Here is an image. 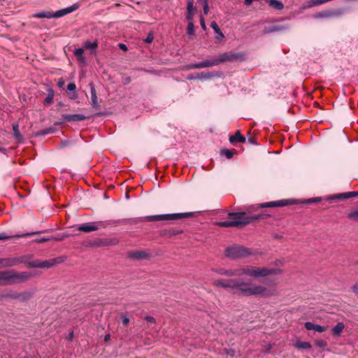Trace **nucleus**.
Returning a JSON list of instances; mask_svg holds the SVG:
<instances>
[{"mask_svg":"<svg viewBox=\"0 0 358 358\" xmlns=\"http://www.w3.org/2000/svg\"><path fill=\"white\" fill-rule=\"evenodd\" d=\"M279 272L278 269L259 267H245L235 270L220 269L218 271V273L228 276L246 275L251 277H264L278 274Z\"/></svg>","mask_w":358,"mask_h":358,"instance_id":"f257e3e1","label":"nucleus"},{"mask_svg":"<svg viewBox=\"0 0 358 358\" xmlns=\"http://www.w3.org/2000/svg\"><path fill=\"white\" fill-rule=\"evenodd\" d=\"M234 282L233 289L245 296L253 295L268 296L271 294L270 292L262 286H252L250 283L241 280H234Z\"/></svg>","mask_w":358,"mask_h":358,"instance_id":"f03ea898","label":"nucleus"},{"mask_svg":"<svg viewBox=\"0 0 358 358\" xmlns=\"http://www.w3.org/2000/svg\"><path fill=\"white\" fill-rule=\"evenodd\" d=\"M31 274L27 272H17L15 270L0 271V285H12L28 280Z\"/></svg>","mask_w":358,"mask_h":358,"instance_id":"7ed1b4c3","label":"nucleus"},{"mask_svg":"<svg viewBox=\"0 0 358 358\" xmlns=\"http://www.w3.org/2000/svg\"><path fill=\"white\" fill-rule=\"evenodd\" d=\"M231 220L219 222L217 224L222 227H242L252 222L251 215L245 212L229 213Z\"/></svg>","mask_w":358,"mask_h":358,"instance_id":"20e7f679","label":"nucleus"},{"mask_svg":"<svg viewBox=\"0 0 358 358\" xmlns=\"http://www.w3.org/2000/svg\"><path fill=\"white\" fill-rule=\"evenodd\" d=\"M126 222L125 220H108V221H99L95 222H88L79 225L78 229L79 231L89 233L91 231H96L100 228H105L108 225H120Z\"/></svg>","mask_w":358,"mask_h":358,"instance_id":"39448f33","label":"nucleus"},{"mask_svg":"<svg viewBox=\"0 0 358 358\" xmlns=\"http://www.w3.org/2000/svg\"><path fill=\"white\" fill-rule=\"evenodd\" d=\"M192 216H193V213H180L150 215V216L145 217V219L146 221H148V222L169 221V220L186 219V218H189Z\"/></svg>","mask_w":358,"mask_h":358,"instance_id":"423d86ee","label":"nucleus"},{"mask_svg":"<svg viewBox=\"0 0 358 358\" xmlns=\"http://www.w3.org/2000/svg\"><path fill=\"white\" fill-rule=\"evenodd\" d=\"M252 254L250 249L241 245H233L225 250V255L232 259H241L250 256Z\"/></svg>","mask_w":358,"mask_h":358,"instance_id":"0eeeda50","label":"nucleus"},{"mask_svg":"<svg viewBox=\"0 0 358 358\" xmlns=\"http://www.w3.org/2000/svg\"><path fill=\"white\" fill-rule=\"evenodd\" d=\"M56 264V259L44 260V261H31L27 263L29 267L31 268H50Z\"/></svg>","mask_w":358,"mask_h":358,"instance_id":"6e6552de","label":"nucleus"},{"mask_svg":"<svg viewBox=\"0 0 358 358\" xmlns=\"http://www.w3.org/2000/svg\"><path fill=\"white\" fill-rule=\"evenodd\" d=\"M217 65H219L217 58H214V59H206V60H204L199 63L192 64L189 65V68L194 69H203V68L211 67V66H217Z\"/></svg>","mask_w":358,"mask_h":358,"instance_id":"1a4fd4ad","label":"nucleus"},{"mask_svg":"<svg viewBox=\"0 0 358 358\" xmlns=\"http://www.w3.org/2000/svg\"><path fill=\"white\" fill-rule=\"evenodd\" d=\"M78 8V5L77 3H75L69 7L66 8L57 10L55 13L53 12V18H59V17H63L69 13L73 12L74 10H77Z\"/></svg>","mask_w":358,"mask_h":358,"instance_id":"9d476101","label":"nucleus"},{"mask_svg":"<svg viewBox=\"0 0 358 358\" xmlns=\"http://www.w3.org/2000/svg\"><path fill=\"white\" fill-rule=\"evenodd\" d=\"M19 262L15 257L0 258V268L11 267L17 265Z\"/></svg>","mask_w":358,"mask_h":358,"instance_id":"9b49d317","label":"nucleus"},{"mask_svg":"<svg viewBox=\"0 0 358 358\" xmlns=\"http://www.w3.org/2000/svg\"><path fill=\"white\" fill-rule=\"evenodd\" d=\"M40 232H29L26 234H18L15 235H7L5 232L0 233V241L8 240L13 238H23L39 234Z\"/></svg>","mask_w":358,"mask_h":358,"instance_id":"f8f14e48","label":"nucleus"},{"mask_svg":"<svg viewBox=\"0 0 358 358\" xmlns=\"http://www.w3.org/2000/svg\"><path fill=\"white\" fill-rule=\"evenodd\" d=\"M86 119V117L83 114H64L62 115V120L66 122H80Z\"/></svg>","mask_w":358,"mask_h":358,"instance_id":"ddd939ff","label":"nucleus"},{"mask_svg":"<svg viewBox=\"0 0 358 358\" xmlns=\"http://www.w3.org/2000/svg\"><path fill=\"white\" fill-rule=\"evenodd\" d=\"M287 200H279L276 201H271L261 203L258 206V208L280 207L287 206Z\"/></svg>","mask_w":358,"mask_h":358,"instance_id":"4468645a","label":"nucleus"},{"mask_svg":"<svg viewBox=\"0 0 358 358\" xmlns=\"http://www.w3.org/2000/svg\"><path fill=\"white\" fill-rule=\"evenodd\" d=\"M234 279H220L214 281V285L217 287L224 288H231L233 289Z\"/></svg>","mask_w":358,"mask_h":358,"instance_id":"2eb2a0df","label":"nucleus"},{"mask_svg":"<svg viewBox=\"0 0 358 358\" xmlns=\"http://www.w3.org/2000/svg\"><path fill=\"white\" fill-rule=\"evenodd\" d=\"M358 196V192H349L338 194H334L331 196V199L344 200L352 197Z\"/></svg>","mask_w":358,"mask_h":358,"instance_id":"dca6fc26","label":"nucleus"},{"mask_svg":"<svg viewBox=\"0 0 358 358\" xmlns=\"http://www.w3.org/2000/svg\"><path fill=\"white\" fill-rule=\"evenodd\" d=\"M195 8L194 6V0H188L187 3V15L188 21L192 22L194 17Z\"/></svg>","mask_w":358,"mask_h":358,"instance_id":"f3484780","label":"nucleus"},{"mask_svg":"<svg viewBox=\"0 0 358 358\" xmlns=\"http://www.w3.org/2000/svg\"><path fill=\"white\" fill-rule=\"evenodd\" d=\"M304 326L307 330H313L320 333L324 332L327 330V327L315 324L310 322H306Z\"/></svg>","mask_w":358,"mask_h":358,"instance_id":"a211bd4d","label":"nucleus"},{"mask_svg":"<svg viewBox=\"0 0 358 358\" xmlns=\"http://www.w3.org/2000/svg\"><path fill=\"white\" fill-rule=\"evenodd\" d=\"M344 11L343 10H328L322 13H320L317 15L319 17H337L343 15Z\"/></svg>","mask_w":358,"mask_h":358,"instance_id":"6ab92c4d","label":"nucleus"},{"mask_svg":"<svg viewBox=\"0 0 358 358\" xmlns=\"http://www.w3.org/2000/svg\"><path fill=\"white\" fill-rule=\"evenodd\" d=\"M238 57L235 54H229L227 52H224L220 55L219 58H217L218 64L221 63H224L226 62H231L236 59H237Z\"/></svg>","mask_w":358,"mask_h":358,"instance_id":"aec40b11","label":"nucleus"},{"mask_svg":"<svg viewBox=\"0 0 358 358\" xmlns=\"http://www.w3.org/2000/svg\"><path fill=\"white\" fill-rule=\"evenodd\" d=\"M90 91H91V105L93 108H97L99 105L97 100L96 92L94 84L90 83Z\"/></svg>","mask_w":358,"mask_h":358,"instance_id":"412c9836","label":"nucleus"},{"mask_svg":"<svg viewBox=\"0 0 358 358\" xmlns=\"http://www.w3.org/2000/svg\"><path fill=\"white\" fill-rule=\"evenodd\" d=\"M344 328L345 324L343 322L337 323L331 329L332 334L336 337L341 336Z\"/></svg>","mask_w":358,"mask_h":358,"instance_id":"4be33fe9","label":"nucleus"},{"mask_svg":"<svg viewBox=\"0 0 358 358\" xmlns=\"http://www.w3.org/2000/svg\"><path fill=\"white\" fill-rule=\"evenodd\" d=\"M32 16L34 17H36V18L45 17V18L50 19V18H53V12L43 10L41 12L34 13Z\"/></svg>","mask_w":358,"mask_h":358,"instance_id":"5701e85b","label":"nucleus"},{"mask_svg":"<svg viewBox=\"0 0 358 358\" xmlns=\"http://www.w3.org/2000/svg\"><path fill=\"white\" fill-rule=\"evenodd\" d=\"M84 47L87 49L90 50L92 54H95L96 49L98 47V42H97V41H94V42H91L90 41H86L84 43Z\"/></svg>","mask_w":358,"mask_h":358,"instance_id":"b1692460","label":"nucleus"},{"mask_svg":"<svg viewBox=\"0 0 358 358\" xmlns=\"http://www.w3.org/2000/svg\"><path fill=\"white\" fill-rule=\"evenodd\" d=\"M245 137L242 136L239 131H236L234 136H231L229 138V141L232 143L234 142L245 143Z\"/></svg>","mask_w":358,"mask_h":358,"instance_id":"393cba45","label":"nucleus"},{"mask_svg":"<svg viewBox=\"0 0 358 358\" xmlns=\"http://www.w3.org/2000/svg\"><path fill=\"white\" fill-rule=\"evenodd\" d=\"M270 6L276 10H282L284 8L283 3L279 0H266Z\"/></svg>","mask_w":358,"mask_h":358,"instance_id":"a878e982","label":"nucleus"},{"mask_svg":"<svg viewBox=\"0 0 358 358\" xmlns=\"http://www.w3.org/2000/svg\"><path fill=\"white\" fill-rule=\"evenodd\" d=\"M216 75H217V73H213V72H211V73L202 72L200 73H197L196 75V78L197 79H201V80H209V79L212 78L213 77L215 76Z\"/></svg>","mask_w":358,"mask_h":358,"instance_id":"bb28decb","label":"nucleus"},{"mask_svg":"<svg viewBox=\"0 0 358 358\" xmlns=\"http://www.w3.org/2000/svg\"><path fill=\"white\" fill-rule=\"evenodd\" d=\"M1 297L2 298H9V299H20L19 293H17L15 291H13V290H10V291L8 292L7 293L2 294Z\"/></svg>","mask_w":358,"mask_h":358,"instance_id":"cd10ccee","label":"nucleus"},{"mask_svg":"<svg viewBox=\"0 0 358 358\" xmlns=\"http://www.w3.org/2000/svg\"><path fill=\"white\" fill-rule=\"evenodd\" d=\"M296 347L298 348V349H304V350H307V349H310L311 348V345L310 343L308 342H305V341H298L296 342Z\"/></svg>","mask_w":358,"mask_h":358,"instance_id":"c85d7f7f","label":"nucleus"},{"mask_svg":"<svg viewBox=\"0 0 358 358\" xmlns=\"http://www.w3.org/2000/svg\"><path fill=\"white\" fill-rule=\"evenodd\" d=\"M13 131L14 136L15 137L16 139H17L18 141L22 140L23 138H22V136L20 133L19 126L17 124H15L13 125Z\"/></svg>","mask_w":358,"mask_h":358,"instance_id":"c756f323","label":"nucleus"},{"mask_svg":"<svg viewBox=\"0 0 358 358\" xmlns=\"http://www.w3.org/2000/svg\"><path fill=\"white\" fill-rule=\"evenodd\" d=\"M76 89V86L73 83H69L67 85V90L69 91H73V94H69V97H70L71 99H76L77 97V94L75 92Z\"/></svg>","mask_w":358,"mask_h":358,"instance_id":"7c9ffc66","label":"nucleus"},{"mask_svg":"<svg viewBox=\"0 0 358 358\" xmlns=\"http://www.w3.org/2000/svg\"><path fill=\"white\" fill-rule=\"evenodd\" d=\"M236 152V150L223 149L221 150V154L224 155L227 159L232 158Z\"/></svg>","mask_w":358,"mask_h":358,"instance_id":"2f4dec72","label":"nucleus"},{"mask_svg":"<svg viewBox=\"0 0 358 358\" xmlns=\"http://www.w3.org/2000/svg\"><path fill=\"white\" fill-rule=\"evenodd\" d=\"M19 300H21L22 301H26L29 300L32 297L33 294L31 292H25L22 294H19Z\"/></svg>","mask_w":358,"mask_h":358,"instance_id":"473e14b6","label":"nucleus"},{"mask_svg":"<svg viewBox=\"0 0 358 358\" xmlns=\"http://www.w3.org/2000/svg\"><path fill=\"white\" fill-rule=\"evenodd\" d=\"M251 215V220L252 222L253 220H259V219H266L268 217H270V215L266 214V213H259V214H253Z\"/></svg>","mask_w":358,"mask_h":358,"instance_id":"72a5a7b5","label":"nucleus"},{"mask_svg":"<svg viewBox=\"0 0 358 358\" xmlns=\"http://www.w3.org/2000/svg\"><path fill=\"white\" fill-rule=\"evenodd\" d=\"M282 30V27L280 26H273L270 28H265L263 31L264 34H268L274 31Z\"/></svg>","mask_w":358,"mask_h":358,"instance_id":"f704fd0d","label":"nucleus"},{"mask_svg":"<svg viewBox=\"0 0 358 358\" xmlns=\"http://www.w3.org/2000/svg\"><path fill=\"white\" fill-rule=\"evenodd\" d=\"M54 98V91L52 89L48 90V94L47 97L45 99V103H51L52 102Z\"/></svg>","mask_w":358,"mask_h":358,"instance_id":"c9c22d12","label":"nucleus"},{"mask_svg":"<svg viewBox=\"0 0 358 358\" xmlns=\"http://www.w3.org/2000/svg\"><path fill=\"white\" fill-rule=\"evenodd\" d=\"M348 217L354 221L358 222V209L352 211L348 215Z\"/></svg>","mask_w":358,"mask_h":358,"instance_id":"e433bc0d","label":"nucleus"},{"mask_svg":"<svg viewBox=\"0 0 358 358\" xmlns=\"http://www.w3.org/2000/svg\"><path fill=\"white\" fill-rule=\"evenodd\" d=\"M187 34L192 35L194 33V26L192 22H189L187 28Z\"/></svg>","mask_w":358,"mask_h":358,"instance_id":"4c0bfd02","label":"nucleus"},{"mask_svg":"<svg viewBox=\"0 0 358 358\" xmlns=\"http://www.w3.org/2000/svg\"><path fill=\"white\" fill-rule=\"evenodd\" d=\"M83 52H84L83 48H77V49H75L73 54L77 57L83 55Z\"/></svg>","mask_w":358,"mask_h":358,"instance_id":"58836bf2","label":"nucleus"},{"mask_svg":"<svg viewBox=\"0 0 358 358\" xmlns=\"http://www.w3.org/2000/svg\"><path fill=\"white\" fill-rule=\"evenodd\" d=\"M316 344L317 346H319L320 348H324L327 345V343L324 340H317L316 341Z\"/></svg>","mask_w":358,"mask_h":358,"instance_id":"ea45409f","label":"nucleus"},{"mask_svg":"<svg viewBox=\"0 0 358 358\" xmlns=\"http://www.w3.org/2000/svg\"><path fill=\"white\" fill-rule=\"evenodd\" d=\"M210 27L215 31V33H218L220 30L219 26L215 22H212L210 24Z\"/></svg>","mask_w":358,"mask_h":358,"instance_id":"a19ab883","label":"nucleus"},{"mask_svg":"<svg viewBox=\"0 0 358 358\" xmlns=\"http://www.w3.org/2000/svg\"><path fill=\"white\" fill-rule=\"evenodd\" d=\"M203 6V13L204 15H208L209 11L208 2H201Z\"/></svg>","mask_w":358,"mask_h":358,"instance_id":"79ce46f5","label":"nucleus"},{"mask_svg":"<svg viewBox=\"0 0 358 358\" xmlns=\"http://www.w3.org/2000/svg\"><path fill=\"white\" fill-rule=\"evenodd\" d=\"M50 240V238H44L43 237V238H37V239L34 240V241L36 243H42L48 241Z\"/></svg>","mask_w":358,"mask_h":358,"instance_id":"37998d69","label":"nucleus"},{"mask_svg":"<svg viewBox=\"0 0 358 358\" xmlns=\"http://www.w3.org/2000/svg\"><path fill=\"white\" fill-rule=\"evenodd\" d=\"M133 257L136 259H141V258H143L145 257V254L143 252H138L134 253Z\"/></svg>","mask_w":358,"mask_h":358,"instance_id":"c03bdc74","label":"nucleus"},{"mask_svg":"<svg viewBox=\"0 0 358 358\" xmlns=\"http://www.w3.org/2000/svg\"><path fill=\"white\" fill-rule=\"evenodd\" d=\"M117 243H118V240L117 238H113V239H110V240L107 241L108 244L116 245V244H117Z\"/></svg>","mask_w":358,"mask_h":358,"instance_id":"a18cd8bd","label":"nucleus"},{"mask_svg":"<svg viewBox=\"0 0 358 358\" xmlns=\"http://www.w3.org/2000/svg\"><path fill=\"white\" fill-rule=\"evenodd\" d=\"M153 36L152 34H149L147 38L145 39V41L148 43H150L151 42H152L153 41Z\"/></svg>","mask_w":358,"mask_h":358,"instance_id":"49530a36","label":"nucleus"},{"mask_svg":"<svg viewBox=\"0 0 358 358\" xmlns=\"http://www.w3.org/2000/svg\"><path fill=\"white\" fill-rule=\"evenodd\" d=\"M76 58H77V59H78L80 63H82V64H85V63H86V59H85V57L83 55H82V56H79V57H77Z\"/></svg>","mask_w":358,"mask_h":358,"instance_id":"de8ad7c7","label":"nucleus"},{"mask_svg":"<svg viewBox=\"0 0 358 358\" xmlns=\"http://www.w3.org/2000/svg\"><path fill=\"white\" fill-rule=\"evenodd\" d=\"M353 292L358 296V282L354 285L352 287Z\"/></svg>","mask_w":358,"mask_h":358,"instance_id":"09e8293b","label":"nucleus"},{"mask_svg":"<svg viewBox=\"0 0 358 358\" xmlns=\"http://www.w3.org/2000/svg\"><path fill=\"white\" fill-rule=\"evenodd\" d=\"M145 319L149 323H154L155 321V318L152 316H147V317H145Z\"/></svg>","mask_w":358,"mask_h":358,"instance_id":"8fccbe9b","label":"nucleus"},{"mask_svg":"<svg viewBox=\"0 0 358 358\" xmlns=\"http://www.w3.org/2000/svg\"><path fill=\"white\" fill-rule=\"evenodd\" d=\"M52 132H53V129L50 128V129H45V130L42 131L41 134L43 135H46V134L52 133Z\"/></svg>","mask_w":358,"mask_h":358,"instance_id":"3c124183","label":"nucleus"},{"mask_svg":"<svg viewBox=\"0 0 358 358\" xmlns=\"http://www.w3.org/2000/svg\"><path fill=\"white\" fill-rule=\"evenodd\" d=\"M129 319L127 317H126V316L122 317V324L124 325H127L129 324Z\"/></svg>","mask_w":358,"mask_h":358,"instance_id":"603ef678","label":"nucleus"},{"mask_svg":"<svg viewBox=\"0 0 358 358\" xmlns=\"http://www.w3.org/2000/svg\"><path fill=\"white\" fill-rule=\"evenodd\" d=\"M216 34H217V36H216L217 39H221V38H223L224 37V36L222 34V32L221 31V30H220V31L218 33H216Z\"/></svg>","mask_w":358,"mask_h":358,"instance_id":"864d4df0","label":"nucleus"},{"mask_svg":"<svg viewBox=\"0 0 358 358\" xmlns=\"http://www.w3.org/2000/svg\"><path fill=\"white\" fill-rule=\"evenodd\" d=\"M119 47L121 50H124V51H127V47L126 45L123 44V43H120L119 44Z\"/></svg>","mask_w":358,"mask_h":358,"instance_id":"5fc2aeb1","label":"nucleus"},{"mask_svg":"<svg viewBox=\"0 0 358 358\" xmlns=\"http://www.w3.org/2000/svg\"><path fill=\"white\" fill-rule=\"evenodd\" d=\"M200 21H201V25L202 28L203 29H206V25H205V22H204V19H203V17H201Z\"/></svg>","mask_w":358,"mask_h":358,"instance_id":"6e6d98bb","label":"nucleus"},{"mask_svg":"<svg viewBox=\"0 0 358 358\" xmlns=\"http://www.w3.org/2000/svg\"><path fill=\"white\" fill-rule=\"evenodd\" d=\"M254 1V0H245V1H244V3H245L246 6H250V5L252 4V1Z\"/></svg>","mask_w":358,"mask_h":358,"instance_id":"4d7b16f0","label":"nucleus"},{"mask_svg":"<svg viewBox=\"0 0 358 358\" xmlns=\"http://www.w3.org/2000/svg\"><path fill=\"white\" fill-rule=\"evenodd\" d=\"M64 80L62 79H60L58 82V86L59 87H62L64 85Z\"/></svg>","mask_w":358,"mask_h":358,"instance_id":"13d9d810","label":"nucleus"},{"mask_svg":"<svg viewBox=\"0 0 358 358\" xmlns=\"http://www.w3.org/2000/svg\"><path fill=\"white\" fill-rule=\"evenodd\" d=\"M0 152H3V154H7V150L3 147H0Z\"/></svg>","mask_w":358,"mask_h":358,"instance_id":"bf43d9fd","label":"nucleus"},{"mask_svg":"<svg viewBox=\"0 0 358 358\" xmlns=\"http://www.w3.org/2000/svg\"><path fill=\"white\" fill-rule=\"evenodd\" d=\"M110 334H106V335L105 336V337H104V340H105V341H109V340H110Z\"/></svg>","mask_w":358,"mask_h":358,"instance_id":"052dcab7","label":"nucleus"},{"mask_svg":"<svg viewBox=\"0 0 358 358\" xmlns=\"http://www.w3.org/2000/svg\"><path fill=\"white\" fill-rule=\"evenodd\" d=\"M195 78H196V76H191L189 77V79H195Z\"/></svg>","mask_w":358,"mask_h":358,"instance_id":"680f3d73","label":"nucleus"},{"mask_svg":"<svg viewBox=\"0 0 358 358\" xmlns=\"http://www.w3.org/2000/svg\"><path fill=\"white\" fill-rule=\"evenodd\" d=\"M73 332H71V333L70 334V335H69V337H70V338L71 339V338H73Z\"/></svg>","mask_w":358,"mask_h":358,"instance_id":"e2e57ef3","label":"nucleus"},{"mask_svg":"<svg viewBox=\"0 0 358 358\" xmlns=\"http://www.w3.org/2000/svg\"><path fill=\"white\" fill-rule=\"evenodd\" d=\"M199 1H201V2H208V0H198Z\"/></svg>","mask_w":358,"mask_h":358,"instance_id":"0e129e2a","label":"nucleus"},{"mask_svg":"<svg viewBox=\"0 0 358 358\" xmlns=\"http://www.w3.org/2000/svg\"><path fill=\"white\" fill-rule=\"evenodd\" d=\"M24 358H26V357H24Z\"/></svg>","mask_w":358,"mask_h":358,"instance_id":"69168bd1","label":"nucleus"}]
</instances>
